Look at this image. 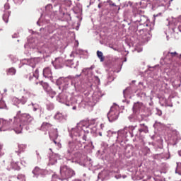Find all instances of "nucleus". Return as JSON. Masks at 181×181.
I'll return each mask as SVG.
<instances>
[{
  "mask_svg": "<svg viewBox=\"0 0 181 181\" xmlns=\"http://www.w3.org/2000/svg\"><path fill=\"white\" fill-rule=\"evenodd\" d=\"M60 173L62 176L63 179H70V177H73L76 173L71 168H67V166L64 165L60 169Z\"/></svg>",
  "mask_w": 181,
  "mask_h": 181,
  "instance_id": "f03ea898",
  "label": "nucleus"
},
{
  "mask_svg": "<svg viewBox=\"0 0 181 181\" xmlns=\"http://www.w3.org/2000/svg\"><path fill=\"white\" fill-rule=\"evenodd\" d=\"M74 151H77V147L76 146V143L69 141L68 144V153H73Z\"/></svg>",
  "mask_w": 181,
  "mask_h": 181,
  "instance_id": "39448f33",
  "label": "nucleus"
},
{
  "mask_svg": "<svg viewBox=\"0 0 181 181\" xmlns=\"http://www.w3.org/2000/svg\"><path fill=\"white\" fill-rule=\"evenodd\" d=\"M140 32H144V30H141Z\"/></svg>",
  "mask_w": 181,
  "mask_h": 181,
  "instance_id": "72a5a7b5",
  "label": "nucleus"
},
{
  "mask_svg": "<svg viewBox=\"0 0 181 181\" xmlns=\"http://www.w3.org/2000/svg\"><path fill=\"white\" fill-rule=\"evenodd\" d=\"M140 129H139V132L142 133L144 132L145 134H148L149 132V130L148 129V126L145 125V124L141 123L139 124Z\"/></svg>",
  "mask_w": 181,
  "mask_h": 181,
  "instance_id": "0eeeda50",
  "label": "nucleus"
},
{
  "mask_svg": "<svg viewBox=\"0 0 181 181\" xmlns=\"http://www.w3.org/2000/svg\"><path fill=\"white\" fill-rule=\"evenodd\" d=\"M168 54H170L171 57H179V54H177V52H168Z\"/></svg>",
  "mask_w": 181,
  "mask_h": 181,
  "instance_id": "412c9836",
  "label": "nucleus"
},
{
  "mask_svg": "<svg viewBox=\"0 0 181 181\" xmlns=\"http://www.w3.org/2000/svg\"><path fill=\"white\" fill-rule=\"evenodd\" d=\"M180 57H181V54H180Z\"/></svg>",
  "mask_w": 181,
  "mask_h": 181,
  "instance_id": "c9c22d12",
  "label": "nucleus"
},
{
  "mask_svg": "<svg viewBox=\"0 0 181 181\" xmlns=\"http://www.w3.org/2000/svg\"><path fill=\"white\" fill-rule=\"evenodd\" d=\"M55 119H63V114L60 112H57L56 115H54Z\"/></svg>",
  "mask_w": 181,
  "mask_h": 181,
  "instance_id": "4468645a",
  "label": "nucleus"
},
{
  "mask_svg": "<svg viewBox=\"0 0 181 181\" xmlns=\"http://www.w3.org/2000/svg\"><path fill=\"white\" fill-rule=\"evenodd\" d=\"M20 119L14 117L12 119H0V124L1 127H0V131H8V129H13L16 134H21L22 132V127L21 124H18Z\"/></svg>",
  "mask_w": 181,
  "mask_h": 181,
  "instance_id": "f257e3e1",
  "label": "nucleus"
},
{
  "mask_svg": "<svg viewBox=\"0 0 181 181\" xmlns=\"http://www.w3.org/2000/svg\"><path fill=\"white\" fill-rule=\"evenodd\" d=\"M4 155V152H2V146L0 145V156H2Z\"/></svg>",
  "mask_w": 181,
  "mask_h": 181,
  "instance_id": "393cba45",
  "label": "nucleus"
},
{
  "mask_svg": "<svg viewBox=\"0 0 181 181\" xmlns=\"http://www.w3.org/2000/svg\"><path fill=\"white\" fill-rule=\"evenodd\" d=\"M100 136H103V134L101 132L99 133Z\"/></svg>",
  "mask_w": 181,
  "mask_h": 181,
  "instance_id": "7c9ffc66",
  "label": "nucleus"
},
{
  "mask_svg": "<svg viewBox=\"0 0 181 181\" xmlns=\"http://www.w3.org/2000/svg\"><path fill=\"white\" fill-rule=\"evenodd\" d=\"M59 62H62V59H60V58L56 59V60H55L56 64H57V63H58Z\"/></svg>",
  "mask_w": 181,
  "mask_h": 181,
  "instance_id": "a878e982",
  "label": "nucleus"
},
{
  "mask_svg": "<svg viewBox=\"0 0 181 181\" xmlns=\"http://www.w3.org/2000/svg\"><path fill=\"white\" fill-rule=\"evenodd\" d=\"M43 76L46 78H50L52 77V69L49 67L45 68L43 69Z\"/></svg>",
  "mask_w": 181,
  "mask_h": 181,
  "instance_id": "423d86ee",
  "label": "nucleus"
},
{
  "mask_svg": "<svg viewBox=\"0 0 181 181\" xmlns=\"http://www.w3.org/2000/svg\"><path fill=\"white\" fill-rule=\"evenodd\" d=\"M107 3L109 4L110 6H117L115 3H113L111 0H107Z\"/></svg>",
  "mask_w": 181,
  "mask_h": 181,
  "instance_id": "5701e85b",
  "label": "nucleus"
},
{
  "mask_svg": "<svg viewBox=\"0 0 181 181\" xmlns=\"http://www.w3.org/2000/svg\"><path fill=\"white\" fill-rule=\"evenodd\" d=\"M141 108H142V103L137 102L133 106V111L134 112H138V111H139V110H141Z\"/></svg>",
  "mask_w": 181,
  "mask_h": 181,
  "instance_id": "9d476101",
  "label": "nucleus"
},
{
  "mask_svg": "<svg viewBox=\"0 0 181 181\" xmlns=\"http://www.w3.org/2000/svg\"><path fill=\"white\" fill-rule=\"evenodd\" d=\"M35 84H36V85H38V84H39V82H36Z\"/></svg>",
  "mask_w": 181,
  "mask_h": 181,
  "instance_id": "2f4dec72",
  "label": "nucleus"
},
{
  "mask_svg": "<svg viewBox=\"0 0 181 181\" xmlns=\"http://www.w3.org/2000/svg\"><path fill=\"white\" fill-rule=\"evenodd\" d=\"M6 108V104L4 100H0V109Z\"/></svg>",
  "mask_w": 181,
  "mask_h": 181,
  "instance_id": "4be33fe9",
  "label": "nucleus"
},
{
  "mask_svg": "<svg viewBox=\"0 0 181 181\" xmlns=\"http://www.w3.org/2000/svg\"><path fill=\"white\" fill-rule=\"evenodd\" d=\"M52 127H53V125H52V124L47 123L46 122H43L42 124V128H52Z\"/></svg>",
  "mask_w": 181,
  "mask_h": 181,
  "instance_id": "f3484780",
  "label": "nucleus"
},
{
  "mask_svg": "<svg viewBox=\"0 0 181 181\" xmlns=\"http://www.w3.org/2000/svg\"><path fill=\"white\" fill-rule=\"evenodd\" d=\"M83 141H87V136L83 135Z\"/></svg>",
  "mask_w": 181,
  "mask_h": 181,
  "instance_id": "bb28decb",
  "label": "nucleus"
},
{
  "mask_svg": "<svg viewBox=\"0 0 181 181\" xmlns=\"http://www.w3.org/2000/svg\"><path fill=\"white\" fill-rule=\"evenodd\" d=\"M103 6L101 5V4H99L98 5V8H101Z\"/></svg>",
  "mask_w": 181,
  "mask_h": 181,
  "instance_id": "c85d7f7f",
  "label": "nucleus"
},
{
  "mask_svg": "<svg viewBox=\"0 0 181 181\" xmlns=\"http://www.w3.org/2000/svg\"><path fill=\"white\" fill-rule=\"evenodd\" d=\"M159 115H162V111L158 112Z\"/></svg>",
  "mask_w": 181,
  "mask_h": 181,
  "instance_id": "c756f323",
  "label": "nucleus"
},
{
  "mask_svg": "<svg viewBox=\"0 0 181 181\" xmlns=\"http://www.w3.org/2000/svg\"><path fill=\"white\" fill-rule=\"evenodd\" d=\"M8 74H10V76H15V74H16V69H15V68H10L8 69Z\"/></svg>",
  "mask_w": 181,
  "mask_h": 181,
  "instance_id": "2eb2a0df",
  "label": "nucleus"
},
{
  "mask_svg": "<svg viewBox=\"0 0 181 181\" xmlns=\"http://www.w3.org/2000/svg\"><path fill=\"white\" fill-rule=\"evenodd\" d=\"M9 16H11V11H4V13L3 14V21L8 23L9 21Z\"/></svg>",
  "mask_w": 181,
  "mask_h": 181,
  "instance_id": "6e6552de",
  "label": "nucleus"
},
{
  "mask_svg": "<svg viewBox=\"0 0 181 181\" xmlns=\"http://www.w3.org/2000/svg\"><path fill=\"white\" fill-rule=\"evenodd\" d=\"M11 8V6H9V4H4V11H9V8Z\"/></svg>",
  "mask_w": 181,
  "mask_h": 181,
  "instance_id": "b1692460",
  "label": "nucleus"
},
{
  "mask_svg": "<svg viewBox=\"0 0 181 181\" xmlns=\"http://www.w3.org/2000/svg\"><path fill=\"white\" fill-rule=\"evenodd\" d=\"M25 148H26V146L23 144L18 145V151H17L18 155H19L20 153H22V152H23V151H25Z\"/></svg>",
  "mask_w": 181,
  "mask_h": 181,
  "instance_id": "f8f14e48",
  "label": "nucleus"
},
{
  "mask_svg": "<svg viewBox=\"0 0 181 181\" xmlns=\"http://www.w3.org/2000/svg\"><path fill=\"white\" fill-rule=\"evenodd\" d=\"M104 127H105V126H104V124H100V128H101V129H104Z\"/></svg>",
  "mask_w": 181,
  "mask_h": 181,
  "instance_id": "cd10ccee",
  "label": "nucleus"
},
{
  "mask_svg": "<svg viewBox=\"0 0 181 181\" xmlns=\"http://www.w3.org/2000/svg\"><path fill=\"white\" fill-rule=\"evenodd\" d=\"M18 119L20 120L18 122V125H21L22 129H23V127L30 124V122L33 121V117H30V115H28L23 116L21 119L18 118Z\"/></svg>",
  "mask_w": 181,
  "mask_h": 181,
  "instance_id": "20e7f679",
  "label": "nucleus"
},
{
  "mask_svg": "<svg viewBox=\"0 0 181 181\" xmlns=\"http://www.w3.org/2000/svg\"><path fill=\"white\" fill-rule=\"evenodd\" d=\"M97 56L100 62H104V60H105V57H104V54L101 51H97Z\"/></svg>",
  "mask_w": 181,
  "mask_h": 181,
  "instance_id": "9b49d317",
  "label": "nucleus"
},
{
  "mask_svg": "<svg viewBox=\"0 0 181 181\" xmlns=\"http://www.w3.org/2000/svg\"><path fill=\"white\" fill-rule=\"evenodd\" d=\"M47 94H49V95L51 97V98H53L54 97V95H56V92L54 90H52V88L49 89L48 90V92H47Z\"/></svg>",
  "mask_w": 181,
  "mask_h": 181,
  "instance_id": "dca6fc26",
  "label": "nucleus"
},
{
  "mask_svg": "<svg viewBox=\"0 0 181 181\" xmlns=\"http://www.w3.org/2000/svg\"><path fill=\"white\" fill-rule=\"evenodd\" d=\"M39 84L42 86L46 93H47L51 89L50 86H49V83L46 82L40 81L39 82Z\"/></svg>",
  "mask_w": 181,
  "mask_h": 181,
  "instance_id": "1a4fd4ad",
  "label": "nucleus"
},
{
  "mask_svg": "<svg viewBox=\"0 0 181 181\" xmlns=\"http://www.w3.org/2000/svg\"><path fill=\"white\" fill-rule=\"evenodd\" d=\"M128 129H129V127H124L123 130L118 132V135H119V134H128Z\"/></svg>",
  "mask_w": 181,
  "mask_h": 181,
  "instance_id": "aec40b11",
  "label": "nucleus"
},
{
  "mask_svg": "<svg viewBox=\"0 0 181 181\" xmlns=\"http://www.w3.org/2000/svg\"><path fill=\"white\" fill-rule=\"evenodd\" d=\"M33 76H35V79L37 80L39 78V69H35V72L33 73Z\"/></svg>",
  "mask_w": 181,
  "mask_h": 181,
  "instance_id": "6ab92c4d",
  "label": "nucleus"
},
{
  "mask_svg": "<svg viewBox=\"0 0 181 181\" xmlns=\"http://www.w3.org/2000/svg\"><path fill=\"white\" fill-rule=\"evenodd\" d=\"M76 154H77V155H81L80 153H77Z\"/></svg>",
  "mask_w": 181,
  "mask_h": 181,
  "instance_id": "f704fd0d",
  "label": "nucleus"
},
{
  "mask_svg": "<svg viewBox=\"0 0 181 181\" xmlns=\"http://www.w3.org/2000/svg\"><path fill=\"white\" fill-rule=\"evenodd\" d=\"M54 143L57 144V142H56V141H55V140H54Z\"/></svg>",
  "mask_w": 181,
  "mask_h": 181,
  "instance_id": "473e14b6",
  "label": "nucleus"
},
{
  "mask_svg": "<svg viewBox=\"0 0 181 181\" xmlns=\"http://www.w3.org/2000/svg\"><path fill=\"white\" fill-rule=\"evenodd\" d=\"M26 78H28L30 81H33L35 78V76H33V74H28L26 75Z\"/></svg>",
  "mask_w": 181,
  "mask_h": 181,
  "instance_id": "a211bd4d",
  "label": "nucleus"
},
{
  "mask_svg": "<svg viewBox=\"0 0 181 181\" xmlns=\"http://www.w3.org/2000/svg\"><path fill=\"white\" fill-rule=\"evenodd\" d=\"M33 175H39L40 173H42V169H40V168L39 167H35V169L33 170Z\"/></svg>",
  "mask_w": 181,
  "mask_h": 181,
  "instance_id": "ddd939ff",
  "label": "nucleus"
},
{
  "mask_svg": "<svg viewBox=\"0 0 181 181\" xmlns=\"http://www.w3.org/2000/svg\"><path fill=\"white\" fill-rule=\"evenodd\" d=\"M119 115V111H118V109H117L116 107H112L107 113V118L110 122H114V121H117V119H118Z\"/></svg>",
  "mask_w": 181,
  "mask_h": 181,
  "instance_id": "7ed1b4c3",
  "label": "nucleus"
}]
</instances>
